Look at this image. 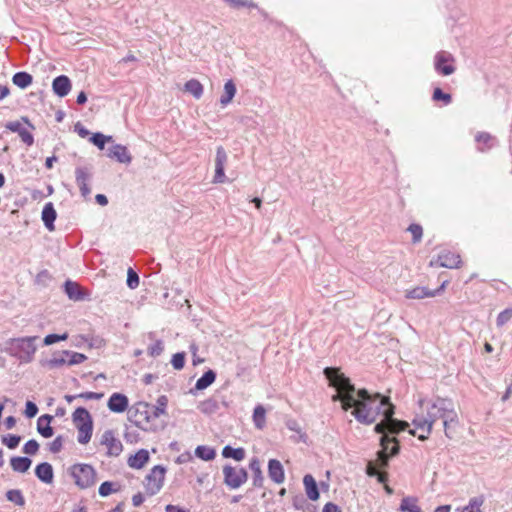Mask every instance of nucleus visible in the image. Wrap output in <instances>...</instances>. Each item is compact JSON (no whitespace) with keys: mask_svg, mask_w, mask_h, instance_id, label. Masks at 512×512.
I'll list each match as a JSON object with an SVG mask.
<instances>
[{"mask_svg":"<svg viewBox=\"0 0 512 512\" xmlns=\"http://www.w3.org/2000/svg\"><path fill=\"white\" fill-rule=\"evenodd\" d=\"M303 484L305 486V491L307 494V497L312 500L316 501L319 499V491L317 487V483L312 475L307 474L303 478Z\"/></svg>","mask_w":512,"mask_h":512,"instance_id":"26","label":"nucleus"},{"mask_svg":"<svg viewBox=\"0 0 512 512\" xmlns=\"http://www.w3.org/2000/svg\"><path fill=\"white\" fill-rule=\"evenodd\" d=\"M437 420H442L444 433L449 439L453 438V430L458 425V414L455 410L454 403L451 399L437 397L432 402H429L426 407V416H417L413 420L417 430L419 440L424 441L428 439L432 432L433 424ZM410 434L416 435L415 430H410Z\"/></svg>","mask_w":512,"mask_h":512,"instance_id":"2","label":"nucleus"},{"mask_svg":"<svg viewBox=\"0 0 512 512\" xmlns=\"http://www.w3.org/2000/svg\"><path fill=\"white\" fill-rule=\"evenodd\" d=\"M483 503V496L473 497L469 500L468 505L462 509V512H482L481 506Z\"/></svg>","mask_w":512,"mask_h":512,"instance_id":"42","label":"nucleus"},{"mask_svg":"<svg viewBox=\"0 0 512 512\" xmlns=\"http://www.w3.org/2000/svg\"><path fill=\"white\" fill-rule=\"evenodd\" d=\"M163 350H164L163 341L157 340L152 345H150L148 347L147 352L151 357H158L162 354Z\"/></svg>","mask_w":512,"mask_h":512,"instance_id":"47","label":"nucleus"},{"mask_svg":"<svg viewBox=\"0 0 512 512\" xmlns=\"http://www.w3.org/2000/svg\"><path fill=\"white\" fill-rule=\"evenodd\" d=\"M37 336H29L22 338H13L7 342V352L20 360L21 363H30L34 359L37 351L35 341Z\"/></svg>","mask_w":512,"mask_h":512,"instance_id":"4","label":"nucleus"},{"mask_svg":"<svg viewBox=\"0 0 512 512\" xmlns=\"http://www.w3.org/2000/svg\"><path fill=\"white\" fill-rule=\"evenodd\" d=\"M228 161V155L222 146H218L216 149L215 157V174L213 177V183H224L226 181L225 165Z\"/></svg>","mask_w":512,"mask_h":512,"instance_id":"10","label":"nucleus"},{"mask_svg":"<svg viewBox=\"0 0 512 512\" xmlns=\"http://www.w3.org/2000/svg\"><path fill=\"white\" fill-rule=\"evenodd\" d=\"M253 422L257 429H263L266 425V410L262 405H257L253 411Z\"/></svg>","mask_w":512,"mask_h":512,"instance_id":"36","label":"nucleus"},{"mask_svg":"<svg viewBox=\"0 0 512 512\" xmlns=\"http://www.w3.org/2000/svg\"><path fill=\"white\" fill-rule=\"evenodd\" d=\"M35 475L40 481L51 484L54 478L52 465L47 462L38 464L35 468Z\"/></svg>","mask_w":512,"mask_h":512,"instance_id":"20","label":"nucleus"},{"mask_svg":"<svg viewBox=\"0 0 512 512\" xmlns=\"http://www.w3.org/2000/svg\"><path fill=\"white\" fill-rule=\"evenodd\" d=\"M113 485L114 484L109 481L103 482L99 487V494L102 497H106V496L110 495L112 492L117 491V489L113 488Z\"/></svg>","mask_w":512,"mask_h":512,"instance_id":"56","label":"nucleus"},{"mask_svg":"<svg viewBox=\"0 0 512 512\" xmlns=\"http://www.w3.org/2000/svg\"><path fill=\"white\" fill-rule=\"evenodd\" d=\"M192 460V455L191 453L189 452H185V453H182L180 454L177 459H176V463L178 464H184V463H187L189 461Z\"/></svg>","mask_w":512,"mask_h":512,"instance_id":"61","label":"nucleus"},{"mask_svg":"<svg viewBox=\"0 0 512 512\" xmlns=\"http://www.w3.org/2000/svg\"><path fill=\"white\" fill-rule=\"evenodd\" d=\"M149 452L145 449H140L128 459V465L134 469H141L149 461Z\"/></svg>","mask_w":512,"mask_h":512,"instance_id":"23","label":"nucleus"},{"mask_svg":"<svg viewBox=\"0 0 512 512\" xmlns=\"http://www.w3.org/2000/svg\"><path fill=\"white\" fill-rule=\"evenodd\" d=\"M72 421L76 428L83 426H92L93 420L88 412V410L84 407H78L72 414Z\"/></svg>","mask_w":512,"mask_h":512,"instance_id":"19","label":"nucleus"},{"mask_svg":"<svg viewBox=\"0 0 512 512\" xmlns=\"http://www.w3.org/2000/svg\"><path fill=\"white\" fill-rule=\"evenodd\" d=\"M219 409V403L215 398H207L198 404V410L206 415L214 414Z\"/></svg>","mask_w":512,"mask_h":512,"instance_id":"32","label":"nucleus"},{"mask_svg":"<svg viewBox=\"0 0 512 512\" xmlns=\"http://www.w3.org/2000/svg\"><path fill=\"white\" fill-rule=\"evenodd\" d=\"M190 351H191L192 356H193L192 362H193L194 366H197V365H199V364L204 362L203 358L198 357V353H197L198 347H197L196 344L193 343V344L190 345Z\"/></svg>","mask_w":512,"mask_h":512,"instance_id":"59","label":"nucleus"},{"mask_svg":"<svg viewBox=\"0 0 512 512\" xmlns=\"http://www.w3.org/2000/svg\"><path fill=\"white\" fill-rule=\"evenodd\" d=\"M68 339V334L67 333H64V334H49L47 335L44 340H43V343L44 345L46 346H49V345H52L56 342H59V341H65Z\"/></svg>","mask_w":512,"mask_h":512,"instance_id":"51","label":"nucleus"},{"mask_svg":"<svg viewBox=\"0 0 512 512\" xmlns=\"http://www.w3.org/2000/svg\"><path fill=\"white\" fill-rule=\"evenodd\" d=\"M381 450L377 452V459L369 461L366 466V473L370 477H376L379 483H385L388 480V474L380 471L388 467L389 458L399 453V442L395 437L383 435L380 438Z\"/></svg>","mask_w":512,"mask_h":512,"instance_id":"3","label":"nucleus"},{"mask_svg":"<svg viewBox=\"0 0 512 512\" xmlns=\"http://www.w3.org/2000/svg\"><path fill=\"white\" fill-rule=\"evenodd\" d=\"M171 364L174 367V369H176V370L183 369V367L185 365V353L179 352V353L174 354L172 357V360H171Z\"/></svg>","mask_w":512,"mask_h":512,"instance_id":"52","label":"nucleus"},{"mask_svg":"<svg viewBox=\"0 0 512 512\" xmlns=\"http://www.w3.org/2000/svg\"><path fill=\"white\" fill-rule=\"evenodd\" d=\"M144 502V497L141 493H137L132 497V503L135 507H139Z\"/></svg>","mask_w":512,"mask_h":512,"instance_id":"64","label":"nucleus"},{"mask_svg":"<svg viewBox=\"0 0 512 512\" xmlns=\"http://www.w3.org/2000/svg\"><path fill=\"white\" fill-rule=\"evenodd\" d=\"M65 350L55 352L50 359L40 361V365L47 369H56L67 365V358L64 356Z\"/></svg>","mask_w":512,"mask_h":512,"instance_id":"18","label":"nucleus"},{"mask_svg":"<svg viewBox=\"0 0 512 512\" xmlns=\"http://www.w3.org/2000/svg\"><path fill=\"white\" fill-rule=\"evenodd\" d=\"M76 183L79 188L87 185L91 180V173L85 167H77L75 170Z\"/></svg>","mask_w":512,"mask_h":512,"instance_id":"39","label":"nucleus"},{"mask_svg":"<svg viewBox=\"0 0 512 512\" xmlns=\"http://www.w3.org/2000/svg\"><path fill=\"white\" fill-rule=\"evenodd\" d=\"M216 379V373L209 369L207 370L197 381L195 387L190 390V393H194V390H204L214 383Z\"/></svg>","mask_w":512,"mask_h":512,"instance_id":"27","label":"nucleus"},{"mask_svg":"<svg viewBox=\"0 0 512 512\" xmlns=\"http://www.w3.org/2000/svg\"><path fill=\"white\" fill-rule=\"evenodd\" d=\"M512 318V308H507L500 312L496 319V324L498 327H502Z\"/></svg>","mask_w":512,"mask_h":512,"instance_id":"49","label":"nucleus"},{"mask_svg":"<svg viewBox=\"0 0 512 512\" xmlns=\"http://www.w3.org/2000/svg\"><path fill=\"white\" fill-rule=\"evenodd\" d=\"M12 82L14 85L18 86L21 89H25L30 86L33 82V77L31 74L21 71L17 72L12 77Z\"/></svg>","mask_w":512,"mask_h":512,"instance_id":"33","label":"nucleus"},{"mask_svg":"<svg viewBox=\"0 0 512 512\" xmlns=\"http://www.w3.org/2000/svg\"><path fill=\"white\" fill-rule=\"evenodd\" d=\"M408 231L412 234L413 243L420 242L423 235V229L419 224H411Z\"/></svg>","mask_w":512,"mask_h":512,"instance_id":"50","label":"nucleus"},{"mask_svg":"<svg viewBox=\"0 0 512 512\" xmlns=\"http://www.w3.org/2000/svg\"><path fill=\"white\" fill-rule=\"evenodd\" d=\"M79 398H83L85 400H99L103 397V393L96 392H83L78 395Z\"/></svg>","mask_w":512,"mask_h":512,"instance_id":"60","label":"nucleus"},{"mask_svg":"<svg viewBox=\"0 0 512 512\" xmlns=\"http://www.w3.org/2000/svg\"><path fill=\"white\" fill-rule=\"evenodd\" d=\"M65 292L69 299L73 301H81L85 299V292L83 291L81 286L76 282L67 280L65 282Z\"/></svg>","mask_w":512,"mask_h":512,"instance_id":"22","label":"nucleus"},{"mask_svg":"<svg viewBox=\"0 0 512 512\" xmlns=\"http://www.w3.org/2000/svg\"><path fill=\"white\" fill-rule=\"evenodd\" d=\"M435 296L436 292H432V290L426 287H415L405 291V297L407 299H424Z\"/></svg>","mask_w":512,"mask_h":512,"instance_id":"28","label":"nucleus"},{"mask_svg":"<svg viewBox=\"0 0 512 512\" xmlns=\"http://www.w3.org/2000/svg\"><path fill=\"white\" fill-rule=\"evenodd\" d=\"M90 141L97 146L100 150L105 148V143L112 141L111 136H105L102 133H94L90 138Z\"/></svg>","mask_w":512,"mask_h":512,"instance_id":"44","label":"nucleus"},{"mask_svg":"<svg viewBox=\"0 0 512 512\" xmlns=\"http://www.w3.org/2000/svg\"><path fill=\"white\" fill-rule=\"evenodd\" d=\"M460 263V255L451 251H444L438 255L437 259L430 261V266L453 269L459 267Z\"/></svg>","mask_w":512,"mask_h":512,"instance_id":"11","label":"nucleus"},{"mask_svg":"<svg viewBox=\"0 0 512 512\" xmlns=\"http://www.w3.org/2000/svg\"><path fill=\"white\" fill-rule=\"evenodd\" d=\"M65 351H66V353L64 354V356H66V358H67L68 366L81 364L87 359V357L82 353L69 351V350H65Z\"/></svg>","mask_w":512,"mask_h":512,"instance_id":"43","label":"nucleus"},{"mask_svg":"<svg viewBox=\"0 0 512 512\" xmlns=\"http://www.w3.org/2000/svg\"><path fill=\"white\" fill-rule=\"evenodd\" d=\"M38 413V407L37 405L32 401H27L25 405V415L28 418H33Z\"/></svg>","mask_w":512,"mask_h":512,"instance_id":"57","label":"nucleus"},{"mask_svg":"<svg viewBox=\"0 0 512 512\" xmlns=\"http://www.w3.org/2000/svg\"><path fill=\"white\" fill-rule=\"evenodd\" d=\"M53 420V416L49 414H44L40 416L37 420V431L44 438H50L53 436V428L51 427V422Z\"/></svg>","mask_w":512,"mask_h":512,"instance_id":"21","label":"nucleus"},{"mask_svg":"<svg viewBox=\"0 0 512 512\" xmlns=\"http://www.w3.org/2000/svg\"><path fill=\"white\" fill-rule=\"evenodd\" d=\"M6 129L11 132L17 133L21 138L22 142L27 146H32L34 143V137L31 132L25 128L20 121H10L5 125Z\"/></svg>","mask_w":512,"mask_h":512,"instance_id":"14","label":"nucleus"},{"mask_svg":"<svg viewBox=\"0 0 512 512\" xmlns=\"http://www.w3.org/2000/svg\"><path fill=\"white\" fill-rule=\"evenodd\" d=\"M138 285H139L138 274L132 268H129L128 274H127V286L131 289H135L138 287Z\"/></svg>","mask_w":512,"mask_h":512,"instance_id":"53","label":"nucleus"},{"mask_svg":"<svg viewBox=\"0 0 512 512\" xmlns=\"http://www.w3.org/2000/svg\"><path fill=\"white\" fill-rule=\"evenodd\" d=\"M249 468L253 472V485L255 487H262L264 482V477L262 474L260 461L257 458H253L250 461Z\"/></svg>","mask_w":512,"mask_h":512,"instance_id":"31","label":"nucleus"},{"mask_svg":"<svg viewBox=\"0 0 512 512\" xmlns=\"http://www.w3.org/2000/svg\"><path fill=\"white\" fill-rule=\"evenodd\" d=\"M322 512H341V510L339 509V507L337 505L329 502V503L325 504Z\"/></svg>","mask_w":512,"mask_h":512,"instance_id":"62","label":"nucleus"},{"mask_svg":"<svg viewBox=\"0 0 512 512\" xmlns=\"http://www.w3.org/2000/svg\"><path fill=\"white\" fill-rule=\"evenodd\" d=\"M39 450V444L36 440L32 439L25 443L23 452L28 455H35Z\"/></svg>","mask_w":512,"mask_h":512,"instance_id":"54","label":"nucleus"},{"mask_svg":"<svg viewBox=\"0 0 512 512\" xmlns=\"http://www.w3.org/2000/svg\"><path fill=\"white\" fill-rule=\"evenodd\" d=\"M107 406L110 411L115 413H122L130 408L128 397L118 392L109 397Z\"/></svg>","mask_w":512,"mask_h":512,"instance_id":"13","label":"nucleus"},{"mask_svg":"<svg viewBox=\"0 0 512 512\" xmlns=\"http://www.w3.org/2000/svg\"><path fill=\"white\" fill-rule=\"evenodd\" d=\"M128 420L144 431L152 430V405L147 402H137L128 409Z\"/></svg>","mask_w":512,"mask_h":512,"instance_id":"5","label":"nucleus"},{"mask_svg":"<svg viewBox=\"0 0 512 512\" xmlns=\"http://www.w3.org/2000/svg\"><path fill=\"white\" fill-rule=\"evenodd\" d=\"M195 455L204 461H211L216 457V452L211 447L200 445L195 449Z\"/></svg>","mask_w":512,"mask_h":512,"instance_id":"40","label":"nucleus"},{"mask_svg":"<svg viewBox=\"0 0 512 512\" xmlns=\"http://www.w3.org/2000/svg\"><path fill=\"white\" fill-rule=\"evenodd\" d=\"M31 464L32 461L28 457L15 456L10 459L12 470L19 473H25L28 471Z\"/></svg>","mask_w":512,"mask_h":512,"instance_id":"29","label":"nucleus"},{"mask_svg":"<svg viewBox=\"0 0 512 512\" xmlns=\"http://www.w3.org/2000/svg\"><path fill=\"white\" fill-rule=\"evenodd\" d=\"M166 468L162 465L154 466L144 479L146 493L150 496L156 495L163 487Z\"/></svg>","mask_w":512,"mask_h":512,"instance_id":"7","label":"nucleus"},{"mask_svg":"<svg viewBox=\"0 0 512 512\" xmlns=\"http://www.w3.org/2000/svg\"><path fill=\"white\" fill-rule=\"evenodd\" d=\"M107 156L117 160L119 163L130 164L132 161V156L127 147L121 144H114L109 147L107 150Z\"/></svg>","mask_w":512,"mask_h":512,"instance_id":"15","label":"nucleus"},{"mask_svg":"<svg viewBox=\"0 0 512 512\" xmlns=\"http://www.w3.org/2000/svg\"><path fill=\"white\" fill-rule=\"evenodd\" d=\"M432 100L442 101L444 105H449L452 102V96L449 93H445L440 88H435L432 94Z\"/></svg>","mask_w":512,"mask_h":512,"instance_id":"45","label":"nucleus"},{"mask_svg":"<svg viewBox=\"0 0 512 512\" xmlns=\"http://www.w3.org/2000/svg\"><path fill=\"white\" fill-rule=\"evenodd\" d=\"M477 149L481 152L491 149L496 144V138L487 132H479L475 136Z\"/></svg>","mask_w":512,"mask_h":512,"instance_id":"25","label":"nucleus"},{"mask_svg":"<svg viewBox=\"0 0 512 512\" xmlns=\"http://www.w3.org/2000/svg\"><path fill=\"white\" fill-rule=\"evenodd\" d=\"M64 437L59 435L57 436L49 445V450L52 453H59L63 448Z\"/></svg>","mask_w":512,"mask_h":512,"instance_id":"55","label":"nucleus"},{"mask_svg":"<svg viewBox=\"0 0 512 512\" xmlns=\"http://www.w3.org/2000/svg\"><path fill=\"white\" fill-rule=\"evenodd\" d=\"M323 373L329 385L337 391L332 400L340 401L345 411L352 408L351 414L359 423L370 425L380 419L374 431L382 436L398 434L408 427L407 422L393 418L394 405L389 397L379 393L370 394L366 389L356 391L350 379L339 368L326 367Z\"/></svg>","mask_w":512,"mask_h":512,"instance_id":"1","label":"nucleus"},{"mask_svg":"<svg viewBox=\"0 0 512 512\" xmlns=\"http://www.w3.org/2000/svg\"><path fill=\"white\" fill-rule=\"evenodd\" d=\"M71 88V81L66 75L57 76L52 82L53 92L59 97L67 96Z\"/></svg>","mask_w":512,"mask_h":512,"instance_id":"16","label":"nucleus"},{"mask_svg":"<svg viewBox=\"0 0 512 512\" xmlns=\"http://www.w3.org/2000/svg\"><path fill=\"white\" fill-rule=\"evenodd\" d=\"M223 475L225 484L232 489L239 488L248 479V473L244 468H234L230 465L223 467Z\"/></svg>","mask_w":512,"mask_h":512,"instance_id":"9","label":"nucleus"},{"mask_svg":"<svg viewBox=\"0 0 512 512\" xmlns=\"http://www.w3.org/2000/svg\"><path fill=\"white\" fill-rule=\"evenodd\" d=\"M7 499L16 505L22 506L25 503L24 497L19 490H9L6 494Z\"/></svg>","mask_w":512,"mask_h":512,"instance_id":"48","label":"nucleus"},{"mask_svg":"<svg viewBox=\"0 0 512 512\" xmlns=\"http://www.w3.org/2000/svg\"><path fill=\"white\" fill-rule=\"evenodd\" d=\"M230 6L234 8L240 7H254L255 5L248 0H225Z\"/></svg>","mask_w":512,"mask_h":512,"instance_id":"58","label":"nucleus"},{"mask_svg":"<svg viewBox=\"0 0 512 512\" xmlns=\"http://www.w3.org/2000/svg\"><path fill=\"white\" fill-rule=\"evenodd\" d=\"M268 476L269 478L277 483L281 484L285 480V473L283 466L279 460L271 459L268 462Z\"/></svg>","mask_w":512,"mask_h":512,"instance_id":"17","label":"nucleus"},{"mask_svg":"<svg viewBox=\"0 0 512 512\" xmlns=\"http://www.w3.org/2000/svg\"><path fill=\"white\" fill-rule=\"evenodd\" d=\"M77 430H78V436H77L78 442L82 445L87 444L91 440V437H92L93 425L92 426H83L82 425L81 427L77 428Z\"/></svg>","mask_w":512,"mask_h":512,"instance_id":"41","label":"nucleus"},{"mask_svg":"<svg viewBox=\"0 0 512 512\" xmlns=\"http://www.w3.org/2000/svg\"><path fill=\"white\" fill-rule=\"evenodd\" d=\"M101 444L106 446L110 456H118L123 449L121 441L114 436L112 430H106L103 433Z\"/></svg>","mask_w":512,"mask_h":512,"instance_id":"12","label":"nucleus"},{"mask_svg":"<svg viewBox=\"0 0 512 512\" xmlns=\"http://www.w3.org/2000/svg\"><path fill=\"white\" fill-rule=\"evenodd\" d=\"M21 437L14 434H7L2 437V443L9 449H15L19 445Z\"/></svg>","mask_w":512,"mask_h":512,"instance_id":"46","label":"nucleus"},{"mask_svg":"<svg viewBox=\"0 0 512 512\" xmlns=\"http://www.w3.org/2000/svg\"><path fill=\"white\" fill-rule=\"evenodd\" d=\"M237 92L236 85L232 80H228L224 84V91L220 97V104L225 107L227 106L234 98Z\"/></svg>","mask_w":512,"mask_h":512,"instance_id":"30","label":"nucleus"},{"mask_svg":"<svg viewBox=\"0 0 512 512\" xmlns=\"http://www.w3.org/2000/svg\"><path fill=\"white\" fill-rule=\"evenodd\" d=\"M70 475L74 480V483L80 489H87L95 485L97 481V473L95 469L84 463H78L71 466L69 469Z\"/></svg>","mask_w":512,"mask_h":512,"instance_id":"6","label":"nucleus"},{"mask_svg":"<svg viewBox=\"0 0 512 512\" xmlns=\"http://www.w3.org/2000/svg\"><path fill=\"white\" fill-rule=\"evenodd\" d=\"M399 510L402 512H422L415 497H404L401 500Z\"/></svg>","mask_w":512,"mask_h":512,"instance_id":"35","label":"nucleus"},{"mask_svg":"<svg viewBox=\"0 0 512 512\" xmlns=\"http://www.w3.org/2000/svg\"><path fill=\"white\" fill-rule=\"evenodd\" d=\"M168 405V398L166 395H161L156 401V405L152 406V414L154 418H159L161 415H166V408Z\"/></svg>","mask_w":512,"mask_h":512,"instance_id":"37","label":"nucleus"},{"mask_svg":"<svg viewBox=\"0 0 512 512\" xmlns=\"http://www.w3.org/2000/svg\"><path fill=\"white\" fill-rule=\"evenodd\" d=\"M184 90L196 99H200L203 95V85L197 79H190L184 85Z\"/></svg>","mask_w":512,"mask_h":512,"instance_id":"34","label":"nucleus"},{"mask_svg":"<svg viewBox=\"0 0 512 512\" xmlns=\"http://www.w3.org/2000/svg\"><path fill=\"white\" fill-rule=\"evenodd\" d=\"M222 455L225 458H232L236 461H241L245 458V450L243 448H233L227 445L223 448Z\"/></svg>","mask_w":512,"mask_h":512,"instance_id":"38","label":"nucleus"},{"mask_svg":"<svg viewBox=\"0 0 512 512\" xmlns=\"http://www.w3.org/2000/svg\"><path fill=\"white\" fill-rule=\"evenodd\" d=\"M455 58L447 51H439L434 57V68L436 72L443 76H449L456 71L454 65Z\"/></svg>","mask_w":512,"mask_h":512,"instance_id":"8","label":"nucleus"},{"mask_svg":"<svg viewBox=\"0 0 512 512\" xmlns=\"http://www.w3.org/2000/svg\"><path fill=\"white\" fill-rule=\"evenodd\" d=\"M165 511L166 512H189V510H187V509H184V508H181L179 506L172 505V504H168L165 507Z\"/></svg>","mask_w":512,"mask_h":512,"instance_id":"63","label":"nucleus"},{"mask_svg":"<svg viewBox=\"0 0 512 512\" xmlns=\"http://www.w3.org/2000/svg\"><path fill=\"white\" fill-rule=\"evenodd\" d=\"M57 213L51 202L46 203L42 210V220L44 222L45 227L49 231L54 230V221L56 219Z\"/></svg>","mask_w":512,"mask_h":512,"instance_id":"24","label":"nucleus"}]
</instances>
